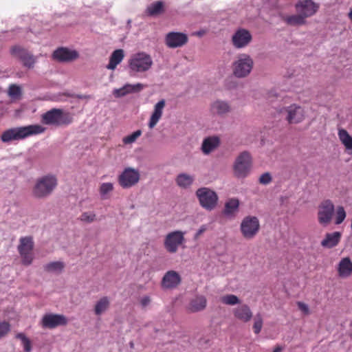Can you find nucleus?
<instances>
[{
  "mask_svg": "<svg viewBox=\"0 0 352 352\" xmlns=\"http://www.w3.org/2000/svg\"><path fill=\"white\" fill-rule=\"evenodd\" d=\"M72 120L71 113L61 109H52L41 116L43 124L54 126L68 125L72 122Z\"/></svg>",
  "mask_w": 352,
  "mask_h": 352,
  "instance_id": "7ed1b4c3",
  "label": "nucleus"
},
{
  "mask_svg": "<svg viewBox=\"0 0 352 352\" xmlns=\"http://www.w3.org/2000/svg\"><path fill=\"white\" fill-rule=\"evenodd\" d=\"M341 233L334 232L326 234L325 238L321 241L322 246L327 248H331L338 245L340 241Z\"/></svg>",
  "mask_w": 352,
  "mask_h": 352,
  "instance_id": "cd10ccee",
  "label": "nucleus"
},
{
  "mask_svg": "<svg viewBox=\"0 0 352 352\" xmlns=\"http://www.w3.org/2000/svg\"><path fill=\"white\" fill-rule=\"evenodd\" d=\"M96 219V214L92 212H83L80 216V220L87 223H91Z\"/></svg>",
  "mask_w": 352,
  "mask_h": 352,
  "instance_id": "37998d69",
  "label": "nucleus"
},
{
  "mask_svg": "<svg viewBox=\"0 0 352 352\" xmlns=\"http://www.w3.org/2000/svg\"><path fill=\"white\" fill-rule=\"evenodd\" d=\"M140 178V175L138 170L128 167L118 176V182L122 188L126 189L137 184Z\"/></svg>",
  "mask_w": 352,
  "mask_h": 352,
  "instance_id": "f8f14e48",
  "label": "nucleus"
},
{
  "mask_svg": "<svg viewBox=\"0 0 352 352\" xmlns=\"http://www.w3.org/2000/svg\"><path fill=\"white\" fill-rule=\"evenodd\" d=\"M221 302L226 305L234 306L240 304V299L234 294H226L220 298Z\"/></svg>",
  "mask_w": 352,
  "mask_h": 352,
  "instance_id": "e433bc0d",
  "label": "nucleus"
},
{
  "mask_svg": "<svg viewBox=\"0 0 352 352\" xmlns=\"http://www.w3.org/2000/svg\"><path fill=\"white\" fill-rule=\"evenodd\" d=\"M280 112L289 124H298L305 119L303 108L295 104L283 107Z\"/></svg>",
  "mask_w": 352,
  "mask_h": 352,
  "instance_id": "9b49d317",
  "label": "nucleus"
},
{
  "mask_svg": "<svg viewBox=\"0 0 352 352\" xmlns=\"http://www.w3.org/2000/svg\"><path fill=\"white\" fill-rule=\"evenodd\" d=\"M124 56V51L121 49L116 50L111 54L109 58V63L106 66L107 69L114 70L117 65L120 64L123 60Z\"/></svg>",
  "mask_w": 352,
  "mask_h": 352,
  "instance_id": "7c9ffc66",
  "label": "nucleus"
},
{
  "mask_svg": "<svg viewBox=\"0 0 352 352\" xmlns=\"http://www.w3.org/2000/svg\"><path fill=\"white\" fill-rule=\"evenodd\" d=\"M67 323L66 318L60 314H45L41 320L42 327L48 329H54L60 325H65Z\"/></svg>",
  "mask_w": 352,
  "mask_h": 352,
  "instance_id": "aec40b11",
  "label": "nucleus"
},
{
  "mask_svg": "<svg viewBox=\"0 0 352 352\" xmlns=\"http://www.w3.org/2000/svg\"><path fill=\"white\" fill-rule=\"evenodd\" d=\"M252 40L250 32L245 29H238L232 36V43L236 49H241L247 47Z\"/></svg>",
  "mask_w": 352,
  "mask_h": 352,
  "instance_id": "2eb2a0df",
  "label": "nucleus"
},
{
  "mask_svg": "<svg viewBox=\"0 0 352 352\" xmlns=\"http://www.w3.org/2000/svg\"><path fill=\"white\" fill-rule=\"evenodd\" d=\"M164 12V3L158 1L150 4L146 8L148 15L153 16Z\"/></svg>",
  "mask_w": 352,
  "mask_h": 352,
  "instance_id": "f704fd0d",
  "label": "nucleus"
},
{
  "mask_svg": "<svg viewBox=\"0 0 352 352\" xmlns=\"http://www.w3.org/2000/svg\"><path fill=\"white\" fill-rule=\"evenodd\" d=\"M130 345H131V347L133 346V344L132 342L130 344Z\"/></svg>",
  "mask_w": 352,
  "mask_h": 352,
  "instance_id": "864d4df0",
  "label": "nucleus"
},
{
  "mask_svg": "<svg viewBox=\"0 0 352 352\" xmlns=\"http://www.w3.org/2000/svg\"><path fill=\"white\" fill-rule=\"evenodd\" d=\"M140 305L142 307H146L151 302V298L148 296H145L141 298L140 299Z\"/></svg>",
  "mask_w": 352,
  "mask_h": 352,
  "instance_id": "09e8293b",
  "label": "nucleus"
},
{
  "mask_svg": "<svg viewBox=\"0 0 352 352\" xmlns=\"http://www.w3.org/2000/svg\"><path fill=\"white\" fill-rule=\"evenodd\" d=\"M165 104L166 101L164 99L160 100L155 104L153 111L148 122V127L150 129L154 128L161 119Z\"/></svg>",
  "mask_w": 352,
  "mask_h": 352,
  "instance_id": "b1692460",
  "label": "nucleus"
},
{
  "mask_svg": "<svg viewBox=\"0 0 352 352\" xmlns=\"http://www.w3.org/2000/svg\"><path fill=\"white\" fill-rule=\"evenodd\" d=\"M8 94L10 96L16 98L21 94V89L16 85H11L8 89Z\"/></svg>",
  "mask_w": 352,
  "mask_h": 352,
  "instance_id": "a18cd8bd",
  "label": "nucleus"
},
{
  "mask_svg": "<svg viewBox=\"0 0 352 352\" xmlns=\"http://www.w3.org/2000/svg\"><path fill=\"white\" fill-rule=\"evenodd\" d=\"M338 135L340 141L344 146L345 149L352 155V137L348 131L344 129H339Z\"/></svg>",
  "mask_w": 352,
  "mask_h": 352,
  "instance_id": "2f4dec72",
  "label": "nucleus"
},
{
  "mask_svg": "<svg viewBox=\"0 0 352 352\" xmlns=\"http://www.w3.org/2000/svg\"><path fill=\"white\" fill-rule=\"evenodd\" d=\"M146 87V85L142 83L125 84L119 89H114L112 91L114 97L119 98L124 97L129 94L139 93Z\"/></svg>",
  "mask_w": 352,
  "mask_h": 352,
  "instance_id": "4be33fe9",
  "label": "nucleus"
},
{
  "mask_svg": "<svg viewBox=\"0 0 352 352\" xmlns=\"http://www.w3.org/2000/svg\"><path fill=\"white\" fill-rule=\"evenodd\" d=\"M182 281L179 274L174 270H169L165 273L162 280V287L168 289L177 287Z\"/></svg>",
  "mask_w": 352,
  "mask_h": 352,
  "instance_id": "412c9836",
  "label": "nucleus"
},
{
  "mask_svg": "<svg viewBox=\"0 0 352 352\" xmlns=\"http://www.w3.org/2000/svg\"><path fill=\"white\" fill-rule=\"evenodd\" d=\"M349 18L351 19V21H352V12H349Z\"/></svg>",
  "mask_w": 352,
  "mask_h": 352,
  "instance_id": "603ef678",
  "label": "nucleus"
},
{
  "mask_svg": "<svg viewBox=\"0 0 352 352\" xmlns=\"http://www.w3.org/2000/svg\"><path fill=\"white\" fill-rule=\"evenodd\" d=\"M153 64L151 56L145 52L132 55L129 60V70L131 76L148 71Z\"/></svg>",
  "mask_w": 352,
  "mask_h": 352,
  "instance_id": "20e7f679",
  "label": "nucleus"
},
{
  "mask_svg": "<svg viewBox=\"0 0 352 352\" xmlns=\"http://www.w3.org/2000/svg\"><path fill=\"white\" fill-rule=\"evenodd\" d=\"M272 175L268 172H266V173L262 174L258 179L259 183L263 185H267V184H270L272 182Z\"/></svg>",
  "mask_w": 352,
  "mask_h": 352,
  "instance_id": "c03bdc74",
  "label": "nucleus"
},
{
  "mask_svg": "<svg viewBox=\"0 0 352 352\" xmlns=\"http://www.w3.org/2000/svg\"><path fill=\"white\" fill-rule=\"evenodd\" d=\"M113 190V185L110 182L102 183L99 189L100 197L102 199H107L109 197V194Z\"/></svg>",
  "mask_w": 352,
  "mask_h": 352,
  "instance_id": "4c0bfd02",
  "label": "nucleus"
},
{
  "mask_svg": "<svg viewBox=\"0 0 352 352\" xmlns=\"http://www.w3.org/2000/svg\"><path fill=\"white\" fill-rule=\"evenodd\" d=\"M57 186V179L53 175H46L38 178L32 188V195L38 199L50 196Z\"/></svg>",
  "mask_w": 352,
  "mask_h": 352,
  "instance_id": "f03ea898",
  "label": "nucleus"
},
{
  "mask_svg": "<svg viewBox=\"0 0 352 352\" xmlns=\"http://www.w3.org/2000/svg\"><path fill=\"white\" fill-rule=\"evenodd\" d=\"M185 232L175 230L168 233L164 239V248L169 253H175L185 241Z\"/></svg>",
  "mask_w": 352,
  "mask_h": 352,
  "instance_id": "ddd939ff",
  "label": "nucleus"
},
{
  "mask_svg": "<svg viewBox=\"0 0 352 352\" xmlns=\"http://www.w3.org/2000/svg\"><path fill=\"white\" fill-rule=\"evenodd\" d=\"M283 351V347L280 346H277L274 350L273 351V352H281Z\"/></svg>",
  "mask_w": 352,
  "mask_h": 352,
  "instance_id": "3c124183",
  "label": "nucleus"
},
{
  "mask_svg": "<svg viewBox=\"0 0 352 352\" xmlns=\"http://www.w3.org/2000/svg\"><path fill=\"white\" fill-rule=\"evenodd\" d=\"M195 195L199 205L205 210L211 211L217 206L219 197L213 190L207 187H201L196 190Z\"/></svg>",
  "mask_w": 352,
  "mask_h": 352,
  "instance_id": "0eeeda50",
  "label": "nucleus"
},
{
  "mask_svg": "<svg viewBox=\"0 0 352 352\" xmlns=\"http://www.w3.org/2000/svg\"><path fill=\"white\" fill-rule=\"evenodd\" d=\"M260 223L256 217L247 216L241 221L240 230L246 239H253L258 232Z\"/></svg>",
  "mask_w": 352,
  "mask_h": 352,
  "instance_id": "1a4fd4ad",
  "label": "nucleus"
},
{
  "mask_svg": "<svg viewBox=\"0 0 352 352\" xmlns=\"http://www.w3.org/2000/svg\"><path fill=\"white\" fill-rule=\"evenodd\" d=\"M199 35H202V33L201 32H198L197 33Z\"/></svg>",
  "mask_w": 352,
  "mask_h": 352,
  "instance_id": "5fc2aeb1",
  "label": "nucleus"
},
{
  "mask_svg": "<svg viewBox=\"0 0 352 352\" xmlns=\"http://www.w3.org/2000/svg\"><path fill=\"white\" fill-rule=\"evenodd\" d=\"M207 305V300L204 296H197L192 299L189 304V310L191 312H199L203 311Z\"/></svg>",
  "mask_w": 352,
  "mask_h": 352,
  "instance_id": "bb28decb",
  "label": "nucleus"
},
{
  "mask_svg": "<svg viewBox=\"0 0 352 352\" xmlns=\"http://www.w3.org/2000/svg\"><path fill=\"white\" fill-rule=\"evenodd\" d=\"M10 52L12 55L21 60L25 67L32 68L36 62V59L33 54L28 50L21 48L19 46H14L11 48Z\"/></svg>",
  "mask_w": 352,
  "mask_h": 352,
  "instance_id": "f3484780",
  "label": "nucleus"
},
{
  "mask_svg": "<svg viewBox=\"0 0 352 352\" xmlns=\"http://www.w3.org/2000/svg\"><path fill=\"white\" fill-rule=\"evenodd\" d=\"M350 12H352V9L350 10Z\"/></svg>",
  "mask_w": 352,
  "mask_h": 352,
  "instance_id": "6e6d98bb",
  "label": "nucleus"
},
{
  "mask_svg": "<svg viewBox=\"0 0 352 352\" xmlns=\"http://www.w3.org/2000/svg\"><path fill=\"white\" fill-rule=\"evenodd\" d=\"M219 144V138L217 137H209L204 140L201 144V151L205 155L210 154Z\"/></svg>",
  "mask_w": 352,
  "mask_h": 352,
  "instance_id": "c85d7f7f",
  "label": "nucleus"
},
{
  "mask_svg": "<svg viewBox=\"0 0 352 352\" xmlns=\"http://www.w3.org/2000/svg\"><path fill=\"white\" fill-rule=\"evenodd\" d=\"M45 128L39 124H31L24 126L11 128L4 131L1 140L4 143L19 141L28 137L44 133Z\"/></svg>",
  "mask_w": 352,
  "mask_h": 352,
  "instance_id": "f257e3e1",
  "label": "nucleus"
},
{
  "mask_svg": "<svg viewBox=\"0 0 352 352\" xmlns=\"http://www.w3.org/2000/svg\"><path fill=\"white\" fill-rule=\"evenodd\" d=\"M346 218V212L343 206H339L336 210L335 223L339 225L342 223Z\"/></svg>",
  "mask_w": 352,
  "mask_h": 352,
  "instance_id": "ea45409f",
  "label": "nucleus"
},
{
  "mask_svg": "<svg viewBox=\"0 0 352 352\" xmlns=\"http://www.w3.org/2000/svg\"><path fill=\"white\" fill-rule=\"evenodd\" d=\"M232 111L230 104L226 100H216L211 102L210 105V111L213 116L225 117Z\"/></svg>",
  "mask_w": 352,
  "mask_h": 352,
  "instance_id": "6ab92c4d",
  "label": "nucleus"
},
{
  "mask_svg": "<svg viewBox=\"0 0 352 352\" xmlns=\"http://www.w3.org/2000/svg\"><path fill=\"white\" fill-rule=\"evenodd\" d=\"M52 56L54 60L59 62H71L77 59L79 54L74 50L59 47L54 52Z\"/></svg>",
  "mask_w": 352,
  "mask_h": 352,
  "instance_id": "a211bd4d",
  "label": "nucleus"
},
{
  "mask_svg": "<svg viewBox=\"0 0 352 352\" xmlns=\"http://www.w3.org/2000/svg\"><path fill=\"white\" fill-rule=\"evenodd\" d=\"M16 338L21 340L24 351L30 352L32 350L31 342L24 333H20L16 336Z\"/></svg>",
  "mask_w": 352,
  "mask_h": 352,
  "instance_id": "a19ab883",
  "label": "nucleus"
},
{
  "mask_svg": "<svg viewBox=\"0 0 352 352\" xmlns=\"http://www.w3.org/2000/svg\"><path fill=\"white\" fill-rule=\"evenodd\" d=\"M188 36L182 32H170L165 36V43L169 48L180 47L187 43Z\"/></svg>",
  "mask_w": 352,
  "mask_h": 352,
  "instance_id": "dca6fc26",
  "label": "nucleus"
},
{
  "mask_svg": "<svg viewBox=\"0 0 352 352\" xmlns=\"http://www.w3.org/2000/svg\"><path fill=\"white\" fill-rule=\"evenodd\" d=\"M335 213V206L331 199H324L318 207V221L322 226H328Z\"/></svg>",
  "mask_w": 352,
  "mask_h": 352,
  "instance_id": "6e6552de",
  "label": "nucleus"
},
{
  "mask_svg": "<svg viewBox=\"0 0 352 352\" xmlns=\"http://www.w3.org/2000/svg\"><path fill=\"white\" fill-rule=\"evenodd\" d=\"M239 201L237 199H230L225 204L223 214L227 217H233L238 212Z\"/></svg>",
  "mask_w": 352,
  "mask_h": 352,
  "instance_id": "c756f323",
  "label": "nucleus"
},
{
  "mask_svg": "<svg viewBox=\"0 0 352 352\" xmlns=\"http://www.w3.org/2000/svg\"><path fill=\"white\" fill-rule=\"evenodd\" d=\"M109 300L107 296L101 298L96 304L94 312L96 315L100 316L109 308Z\"/></svg>",
  "mask_w": 352,
  "mask_h": 352,
  "instance_id": "c9c22d12",
  "label": "nucleus"
},
{
  "mask_svg": "<svg viewBox=\"0 0 352 352\" xmlns=\"http://www.w3.org/2000/svg\"><path fill=\"white\" fill-rule=\"evenodd\" d=\"M233 315L237 320L243 322H248L253 316L250 307L246 304H241L232 311Z\"/></svg>",
  "mask_w": 352,
  "mask_h": 352,
  "instance_id": "5701e85b",
  "label": "nucleus"
},
{
  "mask_svg": "<svg viewBox=\"0 0 352 352\" xmlns=\"http://www.w3.org/2000/svg\"><path fill=\"white\" fill-rule=\"evenodd\" d=\"M297 305L298 309L303 312L305 315H308L309 314V308L308 305L302 302H298Z\"/></svg>",
  "mask_w": 352,
  "mask_h": 352,
  "instance_id": "de8ad7c7",
  "label": "nucleus"
},
{
  "mask_svg": "<svg viewBox=\"0 0 352 352\" xmlns=\"http://www.w3.org/2000/svg\"><path fill=\"white\" fill-rule=\"evenodd\" d=\"M296 11L305 19L314 16L319 9V4L312 0H299L295 5Z\"/></svg>",
  "mask_w": 352,
  "mask_h": 352,
  "instance_id": "4468645a",
  "label": "nucleus"
},
{
  "mask_svg": "<svg viewBox=\"0 0 352 352\" xmlns=\"http://www.w3.org/2000/svg\"><path fill=\"white\" fill-rule=\"evenodd\" d=\"M253 66L252 57L247 54H241L232 64V73L236 78H245L251 73Z\"/></svg>",
  "mask_w": 352,
  "mask_h": 352,
  "instance_id": "423d86ee",
  "label": "nucleus"
},
{
  "mask_svg": "<svg viewBox=\"0 0 352 352\" xmlns=\"http://www.w3.org/2000/svg\"><path fill=\"white\" fill-rule=\"evenodd\" d=\"M10 324L6 322H0V338L6 335L10 331Z\"/></svg>",
  "mask_w": 352,
  "mask_h": 352,
  "instance_id": "49530a36",
  "label": "nucleus"
},
{
  "mask_svg": "<svg viewBox=\"0 0 352 352\" xmlns=\"http://www.w3.org/2000/svg\"><path fill=\"white\" fill-rule=\"evenodd\" d=\"M65 267L62 261H53L43 265V270L49 273L60 274Z\"/></svg>",
  "mask_w": 352,
  "mask_h": 352,
  "instance_id": "72a5a7b5",
  "label": "nucleus"
},
{
  "mask_svg": "<svg viewBox=\"0 0 352 352\" xmlns=\"http://www.w3.org/2000/svg\"><path fill=\"white\" fill-rule=\"evenodd\" d=\"M252 166V157L248 151L241 152L233 164V172L236 177L243 179L251 172Z\"/></svg>",
  "mask_w": 352,
  "mask_h": 352,
  "instance_id": "39448f33",
  "label": "nucleus"
},
{
  "mask_svg": "<svg viewBox=\"0 0 352 352\" xmlns=\"http://www.w3.org/2000/svg\"><path fill=\"white\" fill-rule=\"evenodd\" d=\"M207 230V226L206 225H202L199 229L197 231L195 239H197L200 235H201L206 230Z\"/></svg>",
  "mask_w": 352,
  "mask_h": 352,
  "instance_id": "8fccbe9b",
  "label": "nucleus"
},
{
  "mask_svg": "<svg viewBox=\"0 0 352 352\" xmlns=\"http://www.w3.org/2000/svg\"><path fill=\"white\" fill-rule=\"evenodd\" d=\"M34 242L30 236L21 237L19 239L18 251L22 258V263L25 265H30L33 261L32 250Z\"/></svg>",
  "mask_w": 352,
  "mask_h": 352,
  "instance_id": "9d476101",
  "label": "nucleus"
},
{
  "mask_svg": "<svg viewBox=\"0 0 352 352\" xmlns=\"http://www.w3.org/2000/svg\"><path fill=\"white\" fill-rule=\"evenodd\" d=\"M338 276L340 278H346L352 274V261L349 257L342 258L337 267Z\"/></svg>",
  "mask_w": 352,
  "mask_h": 352,
  "instance_id": "393cba45",
  "label": "nucleus"
},
{
  "mask_svg": "<svg viewBox=\"0 0 352 352\" xmlns=\"http://www.w3.org/2000/svg\"><path fill=\"white\" fill-rule=\"evenodd\" d=\"M263 320L261 314H257L254 318L253 329L255 334H258L263 327Z\"/></svg>",
  "mask_w": 352,
  "mask_h": 352,
  "instance_id": "58836bf2",
  "label": "nucleus"
},
{
  "mask_svg": "<svg viewBox=\"0 0 352 352\" xmlns=\"http://www.w3.org/2000/svg\"><path fill=\"white\" fill-rule=\"evenodd\" d=\"M141 130H137L132 134L124 137L122 141L125 144H132L136 141V140L141 135Z\"/></svg>",
  "mask_w": 352,
  "mask_h": 352,
  "instance_id": "79ce46f5",
  "label": "nucleus"
},
{
  "mask_svg": "<svg viewBox=\"0 0 352 352\" xmlns=\"http://www.w3.org/2000/svg\"><path fill=\"white\" fill-rule=\"evenodd\" d=\"M195 180L193 175L186 173H181L175 178L176 184L181 188L186 189L191 186Z\"/></svg>",
  "mask_w": 352,
  "mask_h": 352,
  "instance_id": "a878e982",
  "label": "nucleus"
},
{
  "mask_svg": "<svg viewBox=\"0 0 352 352\" xmlns=\"http://www.w3.org/2000/svg\"><path fill=\"white\" fill-rule=\"evenodd\" d=\"M284 21L287 25L291 26H300L307 23L306 19L298 13L285 16Z\"/></svg>",
  "mask_w": 352,
  "mask_h": 352,
  "instance_id": "473e14b6",
  "label": "nucleus"
}]
</instances>
